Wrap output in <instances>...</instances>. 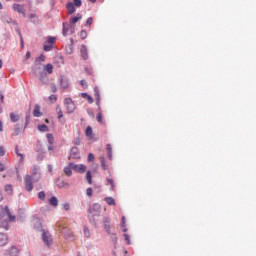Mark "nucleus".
Instances as JSON below:
<instances>
[{
    "instance_id": "nucleus-1",
    "label": "nucleus",
    "mask_w": 256,
    "mask_h": 256,
    "mask_svg": "<svg viewBox=\"0 0 256 256\" xmlns=\"http://www.w3.org/2000/svg\"><path fill=\"white\" fill-rule=\"evenodd\" d=\"M87 217L91 225H94V227L97 226V221L95 220V218L101 217V204L94 203L92 205H89L87 209Z\"/></svg>"
},
{
    "instance_id": "nucleus-2",
    "label": "nucleus",
    "mask_w": 256,
    "mask_h": 256,
    "mask_svg": "<svg viewBox=\"0 0 256 256\" xmlns=\"http://www.w3.org/2000/svg\"><path fill=\"white\" fill-rule=\"evenodd\" d=\"M34 75L39 79V85H49V76H47V72L41 70V68L34 69Z\"/></svg>"
},
{
    "instance_id": "nucleus-3",
    "label": "nucleus",
    "mask_w": 256,
    "mask_h": 256,
    "mask_svg": "<svg viewBox=\"0 0 256 256\" xmlns=\"http://www.w3.org/2000/svg\"><path fill=\"white\" fill-rule=\"evenodd\" d=\"M36 228L41 229V231H42V241H43L44 245L49 247L53 243V240L51 239V236L45 231V229L41 228V222L40 221H37Z\"/></svg>"
},
{
    "instance_id": "nucleus-4",
    "label": "nucleus",
    "mask_w": 256,
    "mask_h": 256,
    "mask_svg": "<svg viewBox=\"0 0 256 256\" xmlns=\"http://www.w3.org/2000/svg\"><path fill=\"white\" fill-rule=\"evenodd\" d=\"M63 177L64 176L62 175L54 179V185L58 187V189H69L71 185L68 182H66L65 179H63Z\"/></svg>"
},
{
    "instance_id": "nucleus-5",
    "label": "nucleus",
    "mask_w": 256,
    "mask_h": 256,
    "mask_svg": "<svg viewBox=\"0 0 256 256\" xmlns=\"http://www.w3.org/2000/svg\"><path fill=\"white\" fill-rule=\"evenodd\" d=\"M64 106L66 107V111L69 115H71V113H75V109L77 108L75 102L71 98L64 99Z\"/></svg>"
},
{
    "instance_id": "nucleus-6",
    "label": "nucleus",
    "mask_w": 256,
    "mask_h": 256,
    "mask_svg": "<svg viewBox=\"0 0 256 256\" xmlns=\"http://www.w3.org/2000/svg\"><path fill=\"white\" fill-rule=\"evenodd\" d=\"M69 166L73 169V171H76V173L83 174L85 171H87V166L84 164L77 165L73 162H70Z\"/></svg>"
},
{
    "instance_id": "nucleus-7",
    "label": "nucleus",
    "mask_w": 256,
    "mask_h": 256,
    "mask_svg": "<svg viewBox=\"0 0 256 256\" xmlns=\"http://www.w3.org/2000/svg\"><path fill=\"white\" fill-rule=\"evenodd\" d=\"M25 190L28 192L33 191V176L26 175L24 178Z\"/></svg>"
},
{
    "instance_id": "nucleus-8",
    "label": "nucleus",
    "mask_w": 256,
    "mask_h": 256,
    "mask_svg": "<svg viewBox=\"0 0 256 256\" xmlns=\"http://www.w3.org/2000/svg\"><path fill=\"white\" fill-rule=\"evenodd\" d=\"M39 171V166L34 165L31 169V177L33 178L34 183L39 182V180L41 179V174H38Z\"/></svg>"
},
{
    "instance_id": "nucleus-9",
    "label": "nucleus",
    "mask_w": 256,
    "mask_h": 256,
    "mask_svg": "<svg viewBox=\"0 0 256 256\" xmlns=\"http://www.w3.org/2000/svg\"><path fill=\"white\" fill-rule=\"evenodd\" d=\"M58 82L62 89H69V79L66 76H59Z\"/></svg>"
},
{
    "instance_id": "nucleus-10",
    "label": "nucleus",
    "mask_w": 256,
    "mask_h": 256,
    "mask_svg": "<svg viewBox=\"0 0 256 256\" xmlns=\"http://www.w3.org/2000/svg\"><path fill=\"white\" fill-rule=\"evenodd\" d=\"M103 225L106 233L111 234V218L110 217H104Z\"/></svg>"
},
{
    "instance_id": "nucleus-11",
    "label": "nucleus",
    "mask_w": 256,
    "mask_h": 256,
    "mask_svg": "<svg viewBox=\"0 0 256 256\" xmlns=\"http://www.w3.org/2000/svg\"><path fill=\"white\" fill-rule=\"evenodd\" d=\"M80 53H81V57L84 61H87V59H89V53L87 51V46L85 44L81 45Z\"/></svg>"
},
{
    "instance_id": "nucleus-12",
    "label": "nucleus",
    "mask_w": 256,
    "mask_h": 256,
    "mask_svg": "<svg viewBox=\"0 0 256 256\" xmlns=\"http://www.w3.org/2000/svg\"><path fill=\"white\" fill-rule=\"evenodd\" d=\"M70 155L72 159H81V155L79 154V148L75 146L70 149Z\"/></svg>"
},
{
    "instance_id": "nucleus-13",
    "label": "nucleus",
    "mask_w": 256,
    "mask_h": 256,
    "mask_svg": "<svg viewBox=\"0 0 256 256\" xmlns=\"http://www.w3.org/2000/svg\"><path fill=\"white\" fill-rule=\"evenodd\" d=\"M16 220L18 221V223H23V221H25V210L20 208L18 209V214L16 216Z\"/></svg>"
},
{
    "instance_id": "nucleus-14",
    "label": "nucleus",
    "mask_w": 256,
    "mask_h": 256,
    "mask_svg": "<svg viewBox=\"0 0 256 256\" xmlns=\"http://www.w3.org/2000/svg\"><path fill=\"white\" fill-rule=\"evenodd\" d=\"M6 256H19V249L15 246H12L6 251Z\"/></svg>"
},
{
    "instance_id": "nucleus-15",
    "label": "nucleus",
    "mask_w": 256,
    "mask_h": 256,
    "mask_svg": "<svg viewBox=\"0 0 256 256\" xmlns=\"http://www.w3.org/2000/svg\"><path fill=\"white\" fill-rule=\"evenodd\" d=\"M13 9L17 13H20L21 15H23V17H25L26 13H25V8L23 7V5H21V4H14L13 5Z\"/></svg>"
},
{
    "instance_id": "nucleus-16",
    "label": "nucleus",
    "mask_w": 256,
    "mask_h": 256,
    "mask_svg": "<svg viewBox=\"0 0 256 256\" xmlns=\"http://www.w3.org/2000/svg\"><path fill=\"white\" fill-rule=\"evenodd\" d=\"M67 14L73 15L77 11V8L73 5V2H68L66 4Z\"/></svg>"
},
{
    "instance_id": "nucleus-17",
    "label": "nucleus",
    "mask_w": 256,
    "mask_h": 256,
    "mask_svg": "<svg viewBox=\"0 0 256 256\" xmlns=\"http://www.w3.org/2000/svg\"><path fill=\"white\" fill-rule=\"evenodd\" d=\"M108 235L110 236V239L114 245V249H117V243L119 241V238L117 237V233L110 232V234Z\"/></svg>"
},
{
    "instance_id": "nucleus-18",
    "label": "nucleus",
    "mask_w": 256,
    "mask_h": 256,
    "mask_svg": "<svg viewBox=\"0 0 256 256\" xmlns=\"http://www.w3.org/2000/svg\"><path fill=\"white\" fill-rule=\"evenodd\" d=\"M94 97L96 99V105L99 106V103H101V94L99 92V87H94Z\"/></svg>"
},
{
    "instance_id": "nucleus-19",
    "label": "nucleus",
    "mask_w": 256,
    "mask_h": 256,
    "mask_svg": "<svg viewBox=\"0 0 256 256\" xmlns=\"http://www.w3.org/2000/svg\"><path fill=\"white\" fill-rule=\"evenodd\" d=\"M8 216V221L10 223H13L15 219H17V216L11 214V210H9V206H6V217Z\"/></svg>"
},
{
    "instance_id": "nucleus-20",
    "label": "nucleus",
    "mask_w": 256,
    "mask_h": 256,
    "mask_svg": "<svg viewBox=\"0 0 256 256\" xmlns=\"http://www.w3.org/2000/svg\"><path fill=\"white\" fill-rule=\"evenodd\" d=\"M81 19H83V15H81V13H78L76 16L70 18V25H75V23H77L78 21H81Z\"/></svg>"
},
{
    "instance_id": "nucleus-21",
    "label": "nucleus",
    "mask_w": 256,
    "mask_h": 256,
    "mask_svg": "<svg viewBox=\"0 0 256 256\" xmlns=\"http://www.w3.org/2000/svg\"><path fill=\"white\" fill-rule=\"evenodd\" d=\"M8 237L7 234L0 232V247H4L7 245Z\"/></svg>"
},
{
    "instance_id": "nucleus-22",
    "label": "nucleus",
    "mask_w": 256,
    "mask_h": 256,
    "mask_svg": "<svg viewBox=\"0 0 256 256\" xmlns=\"http://www.w3.org/2000/svg\"><path fill=\"white\" fill-rule=\"evenodd\" d=\"M106 151H107L108 159L110 161H112L113 160V147L111 146V144L106 145Z\"/></svg>"
},
{
    "instance_id": "nucleus-23",
    "label": "nucleus",
    "mask_w": 256,
    "mask_h": 256,
    "mask_svg": "<svg viewBox=\"0 0 256 256\" xmlns=\"http://www.w3.org/2000/svg\"><path fill=\"white\" fill-rule=\"evenodd\" d=\"M69 28H70V25L67 22H64L62 24V35L64 37H67V33H69Z\"/></svg>"
},
{
    "instance_id": "nucleus-24",
    "label": "nucleus",
    "mask_w": 256,
    "mask_h": 256,
    "mask_svg": "<svg viewBox=\"0 0 256 256\" xmlns=\"http://www.w3.org/2000/svg\"><path fill=\"white\" fill-rule=\"evenodd\" d=\"M81 97H83V99H86L90 105L94 102L93 97L86 92H82Z\"/></svg>"
},
{
    "instance_id": "nucleus-25",
    "label": "nucleus",
    "mask_w": 256,
    "mask_h": 256,
    "mask_svg": "<svg viewBox=\"0 0 256 256\" xmlns=\"http://www.w3.org/2000/svg\"><path fill=\"white\" fill-rule=\"evenodd\" d=\"M63 172L65 173L66 177H71V175H73V168H71L68 164V166L64 167Z\"/></svg>"
},
{
    "instance_id": "nucleus-26",
    "label": "nucleus",
    "mask_w": 256,
    "mask_h": 256,
    "mask_svg": "<svg viewBox=\"0 0 256 256\" xmlns=\"http://www.w3.org/2000/svg\"><path fill=\"white\" fill-rule=\"evenodd\" d=\"M33 115L35 117H41V106L39 104H36L33 110Z\"/></svg>"
},
{
    "instance_id": "nucleus-27",
    "label": "nucleus",
    "mask_w": 256,
    "mask_h": 256,
    "mask_svg": "<svg viewBox=\"0 0 256 256\" xmlns=\"http://www.w3.org/2000/svg\"><path fill=\"white\" fill-rule=\"evenodd\" d=\"M86 181L88 185H93V175L91 174V170L86 172Z\"/></svg>"
},
{
    "instance_id": "nucleus-28",
    "label": "nucleus",
    "mask_w": 256,
    "mask_h": 256,
    "mask_svg": "<svg viewBox=\"0 0 256 256\" xmlns=\"http://www.w3.org/2000/svg\"><path fill=\"white\" fill-rule=\"evenodd\" d=\"M15 153H16L17 157H20V159H19L20 163H23V161H25V156L23 154H21V152H19L18 145L15 146Z\"/></svg>"
},
{
    "instance_id": "nucleus-29",
    "label": "nucleus",
    "mask_w": 256,
    "mask_h": 256,
    "mask_svg": "<svg viewBox=\"0 0 256 256\" xmlns=\"http://www.w3.org/2000/svg\"><path fill=\"white\" fill-rule=\"evenodd\" d=\"M21 131H23V126L21 124H16L14 126V135L15 136L20 135Z\"/></svg>"
},
{
    "instance_id": "nucleus-30",
    "label": "nucleus",
    "mask_w": 256,
    "mask_h": 256,
    "mask_svg": "<svg viewBox=\"0 0 256 256\" xmlns=\"http://www.w3.org/2000/svg\"><path fill=\"white\" fill-rule=\"evenodd\" d=\"M49 203H50L51 207H57L59 205V200L55 196H52L49 199Z\"/></svg>"
},
{
    "instance_id": "nucleus-31",
    "label": "nucleus",
    "mask_w": 256,
    "mask_h": 256,
    "mask_svg": "<svg viewBox=\"0 0 256 256\" xmlns=\"http://www.w3.org/2000/svg\"><path fill=\"white\" fill-rule=\"evenodd\" d=\"M48 73V75H51L53 73V64L48 63L44 66V72Z\"/></svg>"
},
{
    "instance_id": "nucleus-32",
    "label": "nucleus",
    "mask_w": 256,
    "mask_h": 256,
    "mask_svg": "<svg viewBox=\"0 0 256 256\" xmlns=\"http://www.w3.org/2000/svg\"><path fill=\"white\" fill-rule=\"evenodd\" d=\"M38 131L41 133H47V131H49V126H47V124H40L38 125Z\"/></svg>"
},
{
    "instance_id": "nucleus-33",
    "label": "nucleus",
    "mask_w": 256,
    "mask_h": 256,
    "mask_svg": "<svg viewBox=\"0 0 256 256\" xmlns=\"http://www.w3.org/2000/svg\"><path fill=\"white\" fill-rule=\"evenodd\" d=\"M100 163L103 171H107L109 169V166L107 165L105 158L103 156L100 157Z\"/></svg>"
},
{
    "instance_id": "nucleus-34",
    "label": "nucleus",
    "mask_w": 256,
    "mask_h": 256,
    "mask_svg": "<svg viewBox=\"0 0 256 256\" xmlns=\"http://www.w3.org/2000/svg\"><path fill=\"white\" fill-rule=\"evenodd\" d=\"M19 119H21L19 115H16L13 112L10 113V120L12 123H17V121H19Z\"/></svg>"
},
{
    "instance_id": "nucleus-35",
    "label": "nucleus",
    "mask_w": 256,
    "mask_h": 256,
    "mask_svg": "<svg viewBox=\"0 0 256 256\" xmlns=\"http://www.w3.org/2000/svg\"><path fill=\"white\" fill-rule=\"evenodd\" d=\"M6 213H7V206L5 207L0 206V219H3L4 217H6Z\"/></svg>"
},
{
    "instance_id": "nucleus-36",
    "label": "nucleus",
    "mask_w": 256,
    "mask_h": 256,
    "mask_svg": "<svg viewBox=\"0 0 256 256\" xmlns=\"http://www.w3.org/2000/svg\"><path fill=\"white\" fill-rule=\"evenodd\" d=\"M46 138L49 145H53V143L55 142V137H53V134L51 133L46 134Z\"/></svg>"
},
{
    "instance_id": "nucleus-37",
    "label": "nucleus",
    "mask_w": 256,
    "mask_h": 256,
    "mask_svg": "<svg viewBox=\"0 0 256 256\" xmlns=\"http://www.w3.org/2000/svg\"><path fill=\"white\" fill-rule=\"evenodd\" d=\"M106 181L108 183V185H110V190L111 191H115V181H113V179L111 178H106Z\"/></svg>"
},
{
    "instance_id": "nucleus-38",
    "label": "nucleus",
    "mask_w": 256,
    "mask_h": 256,
    "mask_svg": "<svg viewBox=\"0 0 256 256\" xmlns=\"http://www.w3.org/2000/svg\"><path fill=\"white\" fill-rule=\"evenodd\" d=\"M104 201L107 203V205H116L115 199L113 197H106Z\"/></svg>"
},
{
    "instance_id": "nucleus-39",
    "label": "nucleus",
    "mask_w": 256,
    "mask_h": 256,
    "mask_svg": "<svg viewBox=\"0 0 256 256\" xmlns=\"http://www.w3.org/2000/svg\"><path fill=\"white\" fill-rule=\"evenodd\" d=\"M65 52L67 53V55H73V46H72V44L66 45Z\"/></svg>"
},
{
    "instance_id": "nucleus-40",
    "label": "nucleus",
    "mask_w": 256,
    "mask_h": 256,
    "mask_svg": "<svg viewBox=\"0 0 256 256\" xmlns=\"http://www.w3.org/2000/svg\"><path fill=\"white\" fill-rule=\"evenodd\" d=\"M4 190H5L6 193L11 195V193H13V186L11 184H6L5 187H4Z\"/></svg>"
},
{
    "instance_id": "nucleus-41",
    "label": "nucleus",
    "mask_w": 256,
    "mask_h": 256,
    "mask_svg": "<svg viewBox=\"0 0 256 256\" xmlns=\"http://www.w3.org/2000/svg\"><path fill=\"white\" fill-rule=\"evenodd\" d=\"M46 197H47V194L45 193V191H40L38 193V199H40V201H45Z\"/></svg>"
},
{
    "instance_id": "nucleus-42",
    "label": "nucleus",
    "mask_w": 256,
    "mask_h": 256,
    "mask_svg": "<svg viewBox=\"0 0 256 256\" xmlns=\"http://www.w3.org/2000/svg\"><path fill=\"white\" fill-rule=\"evenodd\" d=\"M86 137H91L93 135V128L91 126H88L85 130Z\"/></svg>"
},
{
    "instance_id": "nucleus-43",
    "label": "nucleus",
    "mask_w": 256,
    "mask_h": 256,
    "mask_svg": "<svg viewBox=\"0 0 256 256\" xmlns=\"http://www.w3.org/2000/svg\"><path fill=\"white\" fill-rule=\"evenodd\" d=\"M0 227L2 229H5V231H9V222L7 221H2L1 224H0Z\"/></svg>"
},
{
    "instance_id": "nucleus-44",
    "label": "nucleus",
    "mask_w": 256,
    "mask_h": 256,
    "mask_svg": "<svg viewBox=\"0 0 256 256\" xmlns=\"http://www.w3.org/2000/svg\"><path fill=\"white\" fill-rule=\"evenodd\" d=\"M55 41H57V38L56 37H53V36H48L47 37V43H49V45H52L55 43Z\"/></svg>"
},
{
    "instance_id": "nucleus-45",
    "label": "nucleus",
    "mask_w": 256,
    "mask_h": 256,
    "mask_svg": "<svg viewBox=\"0 0 256 256\" xmlns=\"http://www.w3.org/2000/svg\"><path fill=\"white\" fill-rule=\"evenodd\" d=\"M30 121H31V115L30 114H26L24 129H27V126L29 125Z\"/></svg>"
},
{
    "instance_id": "nucleus-46",
    "label": "nucleus",
    "mask_w": 256,
    "mask_h": 256,
    "mask_svg": "<svg viewBox=\"0 0 256 256\" xmlns=\"http://www.w3.org/2000/svg\"><path fill=\"white\" fill-rule=\"evenodd\" d=\"M72 5L79 8V7H81V5H83V1L82 0H73Z\"/></svg>"
},
{
    "instance_id": "nucleus-47",
    "label": "nucleus",
    "mask_w": 256,
    "mask_h": 256,
    "mask_svg": "<svg viewBox=\"0 0 256 256\" xmlns=\"http://www.w3.org/2000/svg\"><path fill=\"white\" fill-rule=\"evenodd\" d=\"M87 161H88V163H93V161H95V154L94 153H89Z\"/></svg>"
},
{
    "instance_id": "nucleus-48",
    "label": "nucleus",
    "mask_w": 256,
    "mask_h": 256,
    "mask_svg": "<svg viewBox=\"0 0 256 256\" xmlns=\"http://www.w3.org/2000/svg\"><path fill=\"white\" fill-rule=\"evenodd\" d=\"M56 111H58V119H63V111L61 110V106H57Z\"/></svg>"
},
{
    "instance_id": "nucleus-49",
    "label": "nucleus",
    "mask_w": 256,
    "mask_h": 256,
    "mask_svg": "<svg viewBox=\"0 0 256 256\" xmlns=\"http://www.w3.org/2000/svg\"><path fill=\"white\" fill-rule=\"evenodd\" d=\"M91 25H93V17H89L86 20L85 27H91Z\"/></svg>"
},
{
    "instance_id": "nucleus-50",
    "label": "nucleus",
    "mask_w": 256,
    "mask_h": 256,
    "mask_svg": "<svg viewBox=\"0 0 256 256\" xmlns=\"http://www.w3.org/2000/svg\"><path fill=\"white\" fill-rule=\"evenodd\" d=\"M3 23H7L8 25L13 22V19L11 17H4L2 18Z\"/></svg>"
},
{
    "instance_id": "nucleus-51",
    "label": "nucleus",
    "mask_w": 256,
    "mask_h": 256,
    "mask_svg": "<svg viewBox=\"0 0 256 256\" xmlns=\"http://www.w3.org/2000/svg\"><path fill=\"white\" fill-rule=\"evenodd\" d=\"M51 49H53V45H51V44H45L44 46H43V50L44 51H46V52H49V51H51Z\"/></svg>"
},
{
    "instance_id": "nucleus-52",
    "label": "nucleus",
    "mask_w": 256,
    "mask_h": 256,
    "mask_svg": "<svg viewBox=\"0 0 256 256\" xmlns=\"http://www.w3.org/2000/svg\"><path fill=\"white\" fill-rule=\"evenodd\" d=\"M87 37V30L80 31V39L84 40Z\"/></svg>"
},
{
    "instance_id": "nucleus-53",
    "label": "nucleus",
    "mask_w": 256,
    "mask_h": 256,
    "mask_svg": "<svg viewBox=\"0 0 256 256\" xmlns=\"http://www.w3.org/2000/svg\"><path fill=\"white\" fill-rule=\"evenodd\" d=\"M86 195L88 197H93V188L89 187L86 189Z\"/></svg>"
},
{
    "instance_id": "nucleus-54",
    "label": "nucleus",
    "mask_w": 256,
    "mask_h": 256,
    "mask_svg": "<svg viewBox=\"0 0 256 256\" xmlns=\"http://www.w3.org/2000/svg\"><path fill=\"white\" fill-rule=\"evenodd\" d=\"M124 239L127 243V245H130L131 244V236H129V234H124Z\"/></svg>"
},
{
    "instance_id": "nucleus-55",
    "label": "nucleus",
    "mask_w": 256,
    "mask_h": 256,
    "mask_svg": "<svg viewBox=\"0 0 256 256\" xmlns=\"http://www.w3.org/2000/svg\"><path fill=\"white\" fill-rule=\"evenodd\" d=\"M45 61V56L41 54L39 57L36 58V63H41Z\"/></svg>"
},
{
    "instance_id": "nucleus-56",
    "label": "nucleus",
    "mask_w": 256,
    "mask_h": 256,
    "mask_svg": "<svg viewBox=\"0 0 256 256\" xmlns=\"http://www.w3.org/2000/svg\"><path fill=\"white\" fill-rule=\"evenodd\" d=\"M96 119H97L98 123H103V114H101V112H99L96 116Z\"/></svg>"
},
{
    "instance_id": "nucleus-57",
    "label": "nucleus",
    "mask_w": 256,
    "mask_h": 256,
    "mask_svg": "<svg viewBox=\"0 0 256 256\" xmlns=\"http://www.w3.org/2000/svg\"><path fill=\"white\" fill-rule=\"evenodd\" d=\"M29 19H31V22H32V23H35V22H36L35 19H37V15H35V14H30V15H29Z\"/></svg>"
},
{
    "instance_id": "nucleus-58",
    "label": "nucleus",
    "mask_w": 256,
    "mask_h": 256,
    "mask_svg": "<svg viewBox=\"0 0 256 256\" xmlns=\"http://www.w3.org/2000/svg\"><path fill=\"white\" fill-rule=\"evenodd\" d=\"M51 91L52 93H57V85H55V83L51 84Z\"/></svg>"
},
{
    "instance_id": "nucleus-59",
    "label": "nucleus",
    "mask_w": 256,
    "mask_h": 256,
    "mask_svg": "<svg viewBox=\"0 0 256 256\" xmlns=\"http://www.w3.org/2000/svg\"><path fill=\"white\" fill-rule=\"evenodd\" d=\"M0 157H5V147L0 146Z\"/></svg>"
},
{
    "instance_id": "nucleus-60",
    "label": "nucleus",
    "mask_w": 256,
    "mask_h": 256,
    "mask_svg": "<svg viewBox=\"0 0 256 256\" xmlns=\"http://www.w3.org/2000/svg\"><path fill=\"white\" fill-rule=\"evenodd\" d=\"M63 209H64V211H69V209H71V205L69 203H65L63 205Z\"/></svg>"
},
{
    "instance_id": "nucleus-61",
    "label": "nucleus",
    "mask_w": 256,
    "mask_h": 256,
    "mask_svg": "<svg viewBox=\"0 0 256 256\" xmlns=\"http://www.w3.org/2000/svg\"><path fill=\"white\" fill-rule=\"evenodd\" d=\"M85 73H87V75H92L93 74V70L89 67L85 68Z\"/></svg>"
},
{
    "instance_id": "nucleus-62",
    "label": "nucleus",
    "mask_w": 256,
    "mask_h": 256,
    "mask_svg": "<svg viewBox=\"0 0 256 256\" xmlns=\"http://www.w3.org/2000/svg\"><path fill=\"white\" fill-rule=\"evenodd\" d=\"M49 100H50V101H57V95H53V94L50 95V96H49Z\"/></svg>"
},
{
    "instance_id": "nucleus-63",
    "label": "nucleus",
    "mask_w": 256,
    "mask_h": 256,
    "mask_svg": "<svg viewBox=\"0 0 256 256\" xmlns=\"http://www.w3.org/2000/svg\"><path fill=\"white\" fill-rule=\"evenodd\" d=\"M126 223H127V219L125 218V216H123L122 219H121L122 227H125Z\"/></svg>"
},
{
    "instance_id": "nucleus-64",
    "label": "nucleus",
    "mask_w": 256,
    "mask_h": 256,
    "mask_svg": "<svg viewBox=\"0 0 256 256\" xmlns=\"http://www.w3.org/2000/svg\"><path fill=\"white\" fill-rule=\"evenodd\" d=\"M36 159H37V161H43V159H44L43 154H38Z\"/></svg>"
}]
</instances>
